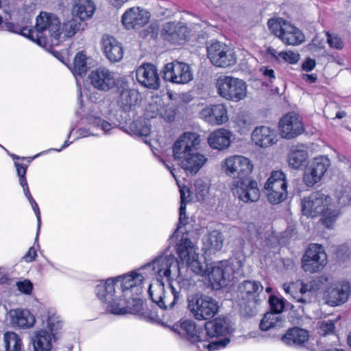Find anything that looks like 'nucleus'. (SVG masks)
<instances>
[{"mask_svg":"<svg viewBox=\"0 0 351 351\" xmlns=\"http://www.w3.org/2000/svg\"><path fill=\"white\" fill-rule=\"evenodd\" d=\"M143 281L141 274L129 272L107 279L96 287L95 292L107 311L119 315L136 314L142 310L143 302L138 296L143 292Z\"/></svg>","mask_w":351,"mask_h":351,"instance_id":"nucleus-1","label":"nucleus"},{"mask_svg":"<svg viewBox=\"0 0 351 351\" xmlns=\"http://www.w3.org/2000/svg\"><path fill=\"white\" fill-rule=\"evenodd\" d=\"M200 138L194 132H185L175 142L173 156L186 171L197 173L207 161V158L197 149Z\"/></svg>","mask_w":351,"mask_h":351,"instance_id":"nucleus-2","label":"nucleus"},{"mask_svg":"<svg viewBox=\"0 0 351 351\" xmlns=\"http://www.w3.org/2000/svg\"><path fill=\"white\" fill-rule=\"evenodd\" d=\"M331 198L322 191H315L302 200V211L312 218L323 215L322 224L328 228H332L339 212L330 204Z\"/></svg>","mask_w":351,"mask_h":351,"instance_id":"nucleus-3","label":"nucleus"},{"mask_svg":"<svg viewBox=\"0 0 351 351\" xmlns=\"http://www.w3.org/2000/svg\"><path fill=\"white\" fill-rule=\"evenodd\" d=\"M28 34L29 38L40 46L47 43L48 37L57 45L61 39L60 21L55 14L42 12L36 17L34 29L29 30Z\"/></svg>","mask_w":351,"mask_h":351,"instance_id":"nucleus-4","label":"nucleus"},{"mask_svg":"<svg viewBox=\"0 0 351 351\" xmlns=\"http://www.w3.org/2000/svg\"><path fill=\"white\" fill-rule=\"evenodd\" d=\"M263 289L258 281L245 280L238 286L236 299L243 316L250 317L256 314L258 297Z\"/></svg>","mask_w":351,"mask_h":351,"instance_id":"nucleus-5","label":"nucleus"},{"mask_svg":"<svg viewBox=\"0 0 351 351\" xmlns=\"http://www.w3.org/2000/svg\"><path fill=\"white\" fill-rule=\"evenodd\" d=\"M186 301L189 311L198 320L210 319L219 310L218 303L215 299L199 292L188 295Z\"/></svg>","mask_w":351,"mask_h":351,"instance_id":"nucleus-6","label":"nucleus"},{"mask_svg":"<svg viewBox=\"0 0 351 351\" xmlns=\"http://www.w3.org/2000/svg\"><path fill=\"white\" fill-rule=\"evenodd\" d=\"M243 266L239 258H230L214 263L210 271L207 272L209 281L215 289H219L227 284L232 274Z\"/></svg>","mask_w":351,"mask_h":351,"instance_id":"nucleus-7","label":"nucleus"},{"mask_svg":"<svg viewBox=\"0 0 351 351\" xmlns=\"http://www.w3.org/2000/svg\"><path fill=\"white\" fill-rule=\"evenodd\" d=\"M267 25L271 33L287 45H298L305 40L304 35L298 27L282 18L271 19Z\"/></svg>","mask_w":351,"mask_h":351,"instance_id":"nucleus-8","label":"nucleus"},{"mask_svg":"<svg viewBox=\"0 0 351 351\" xmlns=\"http://www.w3.org/2000/svg\"><path fill=\"white\" fill-rule=\"evenodd\" d=\"M149 294L152 300L162 309L172 308L182 298L180 291L172 285L165 287L161 280L149 285Z\"/></svg>","mask_w":351,"mask_h":351,"instance_id":"nucleus-9","label":"nucleus"},{"mask_svg":"<svg viewBox=\"0 0 351 351\" xmlns=\"http://www.w3.org/2000/svg\"><path fill=\"white\" fill-rule=\"evenodd\" d=\"M217 88L221 97L232 101H239L247 95L246 83L231 76L220 77L217 82Z\"/></svg>","mask_w":351,"mask_h":351,"instance_id":"nucleus-10","label":"nucleus"},{"mask_svg":"<svg viewBox=\"0 0 351 351\" xmlns=\"http://www.w3.org/2000/svg\"><path fill=\"white\" fill-rule=\"evenodd\" d=\"M326 263L324 247L317 243H311L302 258L301 267L305 272L314 274L322 270Z\"/></svg>","mask_w":351,"mask_h":351,"instance_id":"nucleus-11","label":"nucleus"},{"mask_svg":"<svg viewBox=\"0 0 351 351\" xmlns=\"http://www.w3.org/2000/svg\"><path fill=\"white\" fill-rule=\"evenodd\" d=\"M221 169L228 176L239 180L250 175L253 165L249 158L241 155H234L221 162Z\"/></svg>","mask_w":351,"mask_h":351,"instance_id":"nucleus-12","label":"nucleus"},{"mask_svg":"<svg viewBox=\"0 0 351 351\" xmlns=\"http://www.w3.org/2000/svg\"><path fill=\"white\" fill-rule=\"evenodd\" d=\"M207 55L211 63L219 67H229L237 62L233 51L219 41L213 42L208 45Z\"/></svg>","mask_w":351,"mask_h":351,"instance_id":"nucleus-13","label":"nucleus"},{"mask_svg":"<svg viewBox=\"0 0 351 351\" xmlns=\"http://www.w3.org/2000/svg\"><path fill=\"white\" fill-rule=\"evenodd\" d=\"M61 323L57 318L52 316L47 319V327L49 330L42 329L36 331L32 337V343L34 351H51L52 337L61 328Z\"/></svg>","mask_w":351,"mask_h":351,"instance_id":"nucleus-14","label":"nucleus"},{"mask_svg":"<svg viewBox=\"0 0 351 351\" xmlns=\"http://www.w3.org/2000/svg\"><path fill=\"white\" fill-rule=\"evenodd\" d=\"M231 189L234 195L245 203L257 202L260 197L257 182L249 177L234 180Z\"/></svg>","mask_w":351,"mask_h":351,"instance_id":"nucleus-15","label":"nucleus"},{"mask_svg":"<svg viewBox=\"0 0 351 351\" xmlns=\"http://www.w3.org/2000/svg\"><path fill=\"white\" fill-rule=\"evenodd\" d=\"M280 134L284 138L292 139L304 131L300 117L294 112L284 115L278 123Z\"/></svg>","mask_w":351,"mask_h":351,"instance_id":"nucleus-16","label":"nucleus"},{"mask_svg":"<svg viewBox=\"0 0 351 351\" xmlns=\"http://www.w3.org/2000/svg\"><path fill=\"white\" fill-rule=\"evenodd\" d=\"M163 75L166 81L176 84H186L193 79L189 65L180 62L167 63L164 68Z\"/></svg>","mask_w":351,"mask_h":351,"instance_id":"nucleus-17","label":"nucleus"},{"mask_svg":"<svg viewBox=\"0 0 351 351\" xmlns=\"http://www.w3.org/2000/svg\"><path fill=\"white\" fill-rule=\"evenodd\" d=\"M329 166L330 160L327 157L315 158L305 169L303 177L304 183L309 187L314 186L321 180Z\"/></svg>","mask_w":351,"mask_h":351,"instance_id":"nucleus-18","label":"nucleus"},{"mask_svg":"<svg viewBox=\"0 0 351 351\" xmlns=\"http://www.w3.org/2000/svg\"><path fill=\"white\" fill-rule=\"evenodd\" d=\"M91 84L97 89L108 91L117 85L114 73L105 67H99L89 75Z\"/></svg>","mask_w":351,"mask_h":351,"instance_id":"nucleus-19","label":"nucleus"},{"mask_svg":"<svg viewBox=\"0 0 351 351\" xmlns=\"http://www.w3.org/2000/svg\"><path fill=\"white\" fill-rule=\"evenodd\" d=\"M189 35L188 27L182 23L168 22L163 25L162 36L172 43L182 44Z\"/></svg>","mask_w":351,"mask_h":351,"instance_id":"nucleus-20","label":"nucleus"},{"mask_svg":"<svg viewBox=\"0 0 351 351\" xmlns=\"http://www.w3.org/2000/svg\"><path fill=\"white\" fill-rule=\"evenodd\" d=\"M348 283H337L330 285L325 292L326 304L336 306L345 303L350 294Z\"/></svg>","mask_w":351,"mask_h":351,"instance_id":"nucleus-21","label":"nucleus"},{"mask_svg":"<svg viewBox=\"0 0 351 351\" xmlns=\"http://www.w3.org/2000/svg\"><path fill=\"white\" fill-rule=\"evenodd\" d=\"M136 76L138 82L143 86L151 89H158L160 86V78L156 67L150 63L140 66Z\"/></svg>","mask_w":351,"mask_h":351,"instance_id":"nucleus-22","label":"nucleus"},{"mask_svg":"<svg viewBox=\"0 0 351 351\" xmlns=\"http://www.w3.org/2000/svg\"><path fill=\"white\" fill-rule=\"evenodd\" d=\"M119 94L117 99V106L125 112L132 110L139 100V92L134 88H130L125 82H122L119 85Z\"/></svg>","mask_w":351,"mask_h":351,"instance_id":"nucleus-23","label":"nucleus"},{"mask_svg":"<svg viewBox=\"0 0 351 351\" xmlns=\"http://www.w3.org/2000/svg\"><path fill=\"white\" fill-rule=\"evenodd\" d=\"M154 261L156 268L154 267L151 269L152 271H156V280L162 281L164 277L169 279L173 270L179 271L178 261L171 254L158 256Z\"/></svg>","mask_w":351,"mask_h":351,"instance_id":"nucleus-24","label":"nucleus"},{"mask_svg":"<svg viewBox=\"0 0 351 351\" xmlns=\"http://www.w3.org/2000/svg\"><path fill=\"white\" fill-rule=\"evenodd\" d=\"M199 116L211 125H221L228 120L227 109L222 104L206 106L202 109Z\"/></svg>","mask_w":351,"mask_h":351,"instance_id":"nucleus-25","label":"nucleus"},{"mask_svg":"<svg viewBox=\"0 0 351 351\" xmlns=\"http://www.w3.org/2000/svg\"><path fill=\"white\" fill-rule=\"evenodd\" d=\"M148 12L139 7H133L126 11L122 16V23L127 29H138L148 22Z\"/></svg>","mask_w":351,"mask_h":351,"instance_id":"nucleus-26","label":"nucleus"},{"mask_svg":"<svg viewBox=\"0 0 351 351\" xmlns=\"http://www.w3.org/2000/svg\"><path fill=\"white\" fill-rule=\"evenodd\" d=\"M252 141L261 147H268L277 143L278 136L274 130L267 126H261L253 130Z\"/></svg>","mask_w":351,"mask_h":351,"instance_id":"nucleus-27","label":"nucleus"},{"mask_svg":"<svg viewBox=\"0 0 351 351\" xmlns=\"http://www.w3.org/2000/svg\"><path fill=\"white\" fill-rule=\"evenodd\" d=\"M101 46L106 58L111 62H119L123 56L121 44L114 37L104 35L101 38Z\"/></svg>","mask_w":351,"mask_h":351,"instance_id":"nucleus-28","label":"nucleus"},{"mask_svg":"<svg viewBox=\"0 0 351 351\" xmlns=\"http://www.w3.org/2000/svg\"><path fill=\"white\" fill-rule=\"evenodd\" d=\"M191 343L206 341L204 329L191 320H185L180 324V332Z\"/></svg>","mask_w":351,"mask_h":351,"instance_id":"nucleus-29","label":"nucleus"},{"mask_svg":"<svg viewBox=\"0 0 351 351\" xmlns=\"http://www.w3.org/2000/svg\"><path fill=\"white\" fill-rule=\"evenodd\" d=\"M8 315L13 326L27 328L32 327L35 322L34 316L26 309L10 310Z\"/></svg>","mask_w":351,"mask_h":351,"instance_id":"nucleus-30","label":"nucleus"},{"mask_svg":"<svg viewBox=\"0 0 351 351\" xmlns=\"http://www.w3.org/2000/svg\"><path fill=\"white\" fill-rule=\"evenodd\" d=\"M206 341L208 337H214L226 335L229 331V324L224 318L215 319L207 322L204 325Z\"/></svg>","mask_w":351,"mask_h":351,"instance_id":"nucleus-31","label":"nucleus"},{"mask_svg":"<svg viewBox=\"0 0 351 351\" xmlns=\"http://www.w3.org/2000/svg\"><path fill=\"white\" fill-rule=\"evenodd\" d=\"M230 136L231 133L228 130L219 129L210 134L208 142L212 148L221 150L230 146Z\"/></svg>","mask_w":351,"mask_h":351,"instance_id":"nucleus-32","label":"nucleus"},{"mask_svg":"<svg viewBox=\"0 0 351 351\" xmlns=\"http://www.w3.org/2000/svg\"><path fill=\"white\" fill-rule=\"evenodd\" d=\"M95 7L90 0H75L73 12L80 21L90 19L94 14Z\"/></svg>","mask_w":351,"mask_h":351,"instance_id":"nucleus-33","label":"nucleus"},{"mask_svg":"<svg viewBox=\"0 0 351 351\" xmlns=\"http://www.w3.org/2000/svg\"><path fill=\"white\" fill-rule=\"evenodd\" d=\"M308 337L307 330L300 328H293L282 337V341L289 346H300L308 339Z\"/></svg>","mask_w":351,"mask_h":351,"instance_id":"nucleus-34","label":"nucleus"},{"mask_svg":"<svg viewBox=\"0 0 351 351\" xmlns=\"http://www.w3.org/2000/svg\"><path fill=\"white\" fill-rule=\"evenodd\" d=\"M265 190L287 191V181L285 173L281 171H274L265 184Z\"/></svg>","mask_w":351,"mask_h":351,"instance_id":"nucleus-35","label":"nucleus"},{"mask_svg":"<svg viewBox=\"0 0 351 351\" xmlns=\"http://www.w3.org/2000/svg\"><path fill=\"white\" fill-rule=\"evenodd\" d=\"M194 243H179L177 245L176 250L180 258L183 262L187 263L190 260L197 258L199 255L197 252Z\"/></svg>","mask_w":351,"mask_h":351,"instance_id":"nucleus-36","label":"nucleus"},{"mask_svg":"<svg viewBox=\"0 0 351 351\" xmlns=\"http://www.w3.org/2000/svg\"><path fill=\"white\" fill-rule=\"evenodd\" d=\"M308 158V152L304 149H293L288 156L290 167L298 169L304 165Z\"/></svg>","mask_w":351,"mask_h":351,"instance_id":"nucleus-37","label":"nucleus"},{"mask_svg":"<svg viewBox=\"0 0 351 351\" xmlns=\"http://www.w3.org/2000/svg\"><path fill=\"white\" fill-rule=\"evenodd\" d=\"M186 264L188 269L197 275L204 276L206 275L208 271L206 259L202 255H198L197 258L190 260L189 262L186 263Z\"/></svg>","mask_w":351,"mask_h":351,"instance_id":"nucleus-38","label":"nucleus"},{"mask_svg":"<svg viewBox=\"0 0 351 351\" xmlns=\"http://www.w3.org/2000/svg\"><path fill=\"white\" fill-rule=\"evenodd\" d=\"M282 319L280 313L272 311L267 312L265 314L263 319L260 323V328L262 330H268L269 329L276 326H280Z\"/></svg>","mask_w":351,"mask_h":351,"instance_id":"nucleus-39","label":"nucleus"},{"mask_svg":"<svg viewBox=\"0 0 351 351\" xmlns=\"http://www.w3.org/2000/svg\"><path fill=\"white\" fill-rule=\"evenodd\" d=\"M5 351H20L22 342L17 334L14 332H6L3 336Z\"/></svg>","mask_w":351,"mask_h":351,"instance_id":"nucleus-40","label":"nucleus"},{"mask_svg":"<svg viewBox=\"0 0 351 351\" xmlns=\"http://www.w3.org/2000/svg\"><path fill=\"white\" fill-rule=\"evenodd\" d=\"M88 67L86 64V55L80 51L78 52L73 60V66L71 71L74 75H83L87 71Z\"/></svg>","mask_w":351,"mask_h":351,"instance_id":"nucleus-41","label":"nucleus"},{"mask_svg":"<svg viewBox=\"0 0 351 351\" xmlns=\"http://www.w3.org/2000/svg\"><path fill=\"white\" fill-rule=\"evenodd\" d=\"M131 130L136 136H147L151 133V125L145 119H138L130 125Z\"/></svg>","mask_w":351,"mask_h":351,"instance_id":"nucleus-42","label":"nucleus"},{"mask_svg":"<svg viewBox=\"0 0 351 351\" xmlns=\"http://www.w3.org/2000/svg\"><path fill=\"white\" fill-rule=\"evenodd\" d=\"M81 23L76 19H72L63 23L60 29L61 38H69L73 36L80 28Z\"/></svg>","mask_w":351,"mask_h":351,"instance_id":"nucleus-43","label":"nucleus"},{"mask_svg":"<svg viewBox=\"0 0 351 351\" xmlns=\"http://www.w3.org/2000/svg\"><path fill=\"white\" fill-rule=\"evenodd\" d=\"M86 119L89 125L95 128H101L105 134H108V132L112 129V125L110 123L93 114L88 115Z\"/></svg>","mask_w":351,"mask_h":351,"instance_id":"nucleus-44","label":"nucleus"},{"mask_svg":"<svg viewBox=\"0 0 351 351\" xmlns=\"http://www.w3.org/2000/svg\"><path fill=\"white\" fill-rule=\"evenodd\" d=\"M234 122L243 132L250 130L252 125L250 114L244 111L239 112L234 117Z\"/></svg>","mask_w":351,"mask_h":351,"instance_id":"nucleus-45","label":"nucleus"},{"mask_svg":"<svg viewBox=\"0 0 351 351\" xmlns=\"http://www.w3.org/2000/svg\"><path fill=\"white\" fill-rule=\"evenodd\" d=\"M337 202L339 206H343L351 203V186L346 184L337 189Z\"/></svg>","mask_w":351,"mask_h":351,"instance_id":"nucleus-46","label":"nucleus"},{"mask_svg":"<svg viewBox=\"0 0 351 351\" xmlns=\"http://www.w3.org/2000/svg\"><path fill=\"white\" fill-rule=\"evenodd\" d=\"M300 285V295H293V298L296 300L297 302L302 304L311 303L313 298V293L306 283L302 282Z\"/></svg>","mask_w":351,"mask_h":351,"instance_id":"nucleus-47","label":"nucleus"},{"mask_svg":"<svg viewBox=\"0 0 351 351\" xmlns=\"http://www.w3.org/2000/svg\"><path fill=\"white\" fill-rule=\"evenodd\" d=\"M268 201L272 204H278L287 197V191L265 190Z\"/></svg>","mask_w":351,"mask_h":351,"instance_id":"nucleus-48","label":"nucleus"},{"mask_svg":"<svg viewBox=\"0 0 351 351\" xmlns=\"http://www.w3.org/2000/svg\"><path fill=\"white\" fill-rule=\"evenodd\" d=\"M3 26L4 28L9 32L20 34L29 38L28 31L29 29L25 26L12 22H5Z\"/></svg>","mask_w":351,"mask_h":351,"instance_id":"nucleus-49","label":"nucleus"},{"mask_svg":"<svg viewBox=\"0 0 351 351\" xmlns=\"http://www.w3.org/2000/svg\"><path fill=\"white\" fill-rule=\"evenodd\" d=\"M154 267L156 268L154 261L141 266L140 268L137 269V271H133L132 272H135L137 274H141L142 276L143 277V280L145 279V278L148 277L156 278V271H152L151 269L152 267Z\"/></svg>","mask_w":351,"mask_h":351,"instance_id":"nucleus-50","label":"nucleus"},{"mask_svg":"<svg viewBox=\"0 0 351 351\" xmlns=\"http://www.w3.org/2000/svg\"><path fill=\"white\" fill-rule=\"evenodd\" d=\"M271 311L281 313L285 308V301L276 295H271L269 299Z\"/></svg>","mask_w":351,"mask_h":351,"instance_id":"nucleus-51","label":"nucleus"},{"mask_svg":"<svg viewBox=\"0 0 351 351\" xmlns=\"http://www.w3.org/2000/svg\"><path fill=\"white\" fill-rule=\"evenodd\" d=\"M14 165L16 167L18 176L19 177L20 185L22 186V188L28 186L25 178L27 166L24 164H21L18 162H14Z\"/></svg>","mask_w":351,"mask_h":351,"instance_id":"nucleus-52","label":"nucleus"},{"mask_svg":"<svg viewBox=\"0 0 351 351\" xmlns=\"http://www.w3.org/2000/svg\"><path fill=\"white\" fill-rule=\"evenodd\" d=\"M278 56L285 62L290 64H295L300 59V55L291 51L279 52Z\"/></svg>","mask_w":351,"mask_h":351,"instance_id":"nucleus-53","label":"nucleus"},{"mask_svg":"<svg viewBox=\"0 0 351 351\" xmlns=\"http://www.w3.org/2000/svg\"><path fill=\"white\" fill-rule=\"evenodd\" d=\"M223 243H203L202 250L208 256L214 254L222 247Z\"/></svg>","mask_w":351,"mask_h":351,"instance_id":"nucleus-54","label":"nucleus"},{"mask_svg":"<svg viewBox=\"0 0 351 351\" xmlns=\"http://www.w3.org/2000/svg\"><path fill=\"white\" fill-rule=\"evenodd\" d=\"M327 36V42L331 47L335 48L337 49H341L343 47V43L341 40V38L336 35H332L326 33Z\"/></svg>","mask_w":351,"mask_h":351,"instance_id":"nucleus-55","label":"nucleus"},{"mask_svg":"<svg viewBox=\"0 0 351 351\" xmlns=\"http://www.w3.org/2000/svg\"><path fill=\"white\" fill-rule=\"evenodd\" d=\"M18 290L24 294L29 295L33 289V285L29 280L19 281L16 283Z\"/></svg>","mask_w":351,"mask_h":351,"instance_id":"nucleus-56","label":"nucleus"},{"mask_svg":"<svg viewBox=\"0 0 351 351\" xmlns=\"http://www.w3.org/2000/svg\"><path fill=\"white\" fill-rule=\"evenodd\" d=\"M173 237H176V241H190L191 240L189 233L184 232V229L180 226H178L177 229L173 233Z\"/></svg>","mask_w":351,"mask_h":351,"instance_id":"nucleus-57","label":"nucleus"},{"mask_svg":"<svg viewBox=\"0 0 351 351\" xmlns=\"http://www.w3.org/2000/svg\"><path fill=\"white\" fill-rule=\"evenodd\" d=\"M321 330L323 335H327L332 331L335 329V324L331 320L323 321L321 324Z\"/></svg>","mask_w":351,"mask_h":351,"instance_id":"nucleus-58","label":"nucleus"},{"mask_svg":"<svg viewBox=\"0 0 351 351\" xmlns=\"http://www.w3.org/2000/svg\"><path fill=\"white\" fill-rule=\"evenodd\" d=\"M188 218L186 214V204L182 203L180 207V216L178 226H185L187 223Z\"/></svg>","mask_w":351,"mask_h":351,"instance_id":"nucleus-59","label":"nucleus"},{"mask_svg":"<svg viewBox=\"0 0 351 351\" xmlns=\"http://www.w3.org/2000/svg\"><path fill=\"white\" fill-rule=\"evenodd\" d=\"M229 342L230 340L228 339H225L224 340L222 341H218L210 343L206 346V348L209 350H214L219 349L220 348H224Z\"/></svg>","mask_w":351,"mask_h":351,"instance_id":"nucleus-60","label":"nucleus"},{"mask_svg":"<svg viewBox=\"0 0 351 351\" xmlns=\"http://www.w3.org/2000/svg\"><path fill=\"white\" fill-rule=\"evenodd\" d=\"M37 254H36V250L35 249L34 247H31L29 250L27 252V253L25 254V256H23V259L26 261V262H32L33 261L35 258L36 257Z\"/></svg>","mask_w":351,"mask_h":351,"instance_id":"nucleus-61","label":"nucleus"},{"mask_svg":"<svg viewBox=\"0 0 351 351\" xmlns=\"http://www.w3.org/2000/svg\"><path fill=\"white\" fill-rule=\"evenodd\" d=\"M316 65L315 61L311 58H307L302 64V69L309 72L312 71Z\"/></svg>","mask_w":351,"mask_h":351,"instance_id":"nucleus-62","label":"nucleus"},{"mask_svg":"<svg viewBox=\"0 0 351 351\" xmlns=\"http://www.w3.org/2000/svg\"><path fill=\"white\" fill-rule=\"evenodd\" d=\"M261 70L263 71V75L268 79L270 83H272L273 81L276 79L274 71L273 69L264 67L262 68Z\"/></svg>","mask_w":351,"mask_h":351,"instance_id":"nucleus-63","label":"nucleus"},{"mask_svg":"<svg viewBox=\"0 0 351 351\" xmlns=\"http://www.w3.org/2000/svg\"><path fill=\"white\" fill-rule=\"evenodd\" d=\"M178 284L180 290H187L189 289L190 286L192 285L191 280L188 278H181L180 277H179Z\"/></svg>","mask_w":351,"mask_h":351,"instance_id":"nucleus-64","label":"nucleus"}]
</instances>
